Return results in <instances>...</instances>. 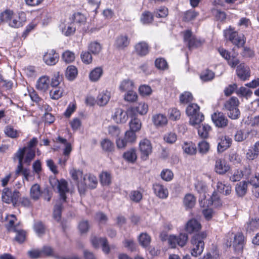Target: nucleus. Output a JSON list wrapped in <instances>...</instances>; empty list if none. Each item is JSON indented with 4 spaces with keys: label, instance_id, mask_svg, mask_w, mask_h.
<instances>
[{
    "label": "nucleus",
    "instance_id": "6ab92c4d",
    "mask_svg": "<svg viewBox=\"0 0 259 259\" xmlns=\"http://www.w3.org/2000/svg\"><path fill=\"white\" fill-rule=\"evenodd\" d=\"M150 47L145 41H141L135 44L134 52L137 55L140 57H144L147 55L150 52Z\"/></svg>",
    "mask_w": 259,
    "mask_h": 259
},
{
    "label": "nucleus",
    "instance_id": "c9c22d12",
    "mask_svg": "<svg viewBox=\"0 0 259 259\" xmlns=\"http://www.w3.org/2000/svg\"><path fill=\"white\" fill-rule=\"evenodd\" d=\"M50 85L51 87H64L63 75L59 72L54 73L50 80Z\"/></svg>",
    "mask_w": 259,
    "mask_h": 259
},
{
    "label": "nucleus",
    "instance_id": "f704fd0d",
    "mask_svg": "<svg viewBox=\"0 0 259 259\" xmlns=\"http://www.w3.org/2000/svg\"><path fill=\"white\" fill-rule=\"evenodd\" d=\"M103 74V69L102 67H97L94 68L89 73V79L92 82L98 81Z\"/></svg>",
    "mask_w": 259,
    "mask_h": 259
},
{
    "label": "nucleus",
    "instance_id": "a878e982",
    "mask_svg": "<svg viewBox=\"0 0 259 259\" xmlns=\"http://www.w3.org/2000/svg\"><path fill=\"white\" fill-rule=\"evenodd\" d=\"M130 44V39L126 35H120L115 40L114 47L118 50H124Z\"/></svg>",
    "mask_w": 259,
    "mask_h": 259
},
{
    "label": "nucleus",
    "instance_id": "69168bd1",
    "mask_svg": "<svg viewBox=\"0 0 259 259\" xmlns=\"http://www.w3.org/2000/svg\"><path fill=\"white\" fill-rule=\"evenodd\" d=\"M155 67L161 70H165L168 69V65L166 60L163 58H158L155 60Z\"/></svg>",
    "mask_w": 259,
    "mask_h": 259
},
{
    "label": "nucleus",
    "instance_id": "774afa93",
    "mask_svg": "<svg viewBox=\"0 0 259 259\" xmlns=\"http://www.w3.org/2000/svg\"><path fill=\"white\" fill-rule=\"evenodd\" d=\"M110 99V96L106 93L99 94L97 97V103L99 106H104L107 104Z\"/></svg>",
    "mask_w": 259,
    "mask_h": 259
},
{
    "label": "nucleus",
    "instance_id": "4be33fe9",
    "mask_svg": "<svg viewBox=\"0 0 259 259\" xmlns=\"http://www.w3.org/2000/svg\"><path fill=\"white\" fill-rule=\"evenodd\" d=\"M154 194L160 199H166L168 196V191L166 187L160 183H154L152 185Z\"/></svg>",
    "mask_w": 259,
    "mask_h": 259
},
{
    "label": "nucleus",
    "instance_id": "473e14b6",
    "mask_svg": "<svg viewBox=\"0 0 259 259\" xmlns=\"http://www.w3.org/2000/svg\"><path fill=\"white\" fill-rule=\"evenodd\" d=\"M211 127L207 124H202L197 128L199 137L202 139H206L209 137V134L211 131Z\"/></svg>",
    "mask_w": 259,
    "mask_h": 259
},
{
    "label": "nucleus",
    "instance_id": "052dcab7",
    "mask_svg": "<svg viewBox=\"0 0 259 259\" xmlns=\"http://www.w3.org/2000/svg\"><path fill=\"white\" fill-rule=\"evenodd\" d=\"M161 179L165 181H171L174 178V173L170 169L168 168H164L162 170L160 174Z\"/></svg>",
    "mask_w": 259,
    "mask_h": 259
},
{
    "label": "nucleus",
    "instance_id": "4c0bfd02",
    "mask_svg": "<svg viewBox=\"0 0 259 259\" xmlns=\"http://www.w3.org/2000/svg\"><path fill=\"white\" fill-rule=\"evenodd\" d=\"M184 152L188 155H193L197 152L195 144L192 142H185L182 146Z\"/></svg>",
    "mask_w": 259,
    "mask_h": 259
},
{
    "label": "nucleus",
    "instance_id": "412c9836",
    "mask_svg": "<svg viewBox=\"0 0 259 259\" xmlns=\"http://www.w3.org/2000/svg\"><path fill=\"white\" fill-rule=\"evenodd\" d=\"M231 167L225 159H217L215 162L214 171L219 175H225L228 172Z\"/></svg>",
    "mask_w": 259,
    "mask_h": 259
},
{
    "label": "nucleus",
    "instance_id": "393cba45",
    "mask_svg": "<svg viewBox=\"0 0 259 259\" xmlns=\"http://www.w3.org/2000/svg\"><path fill=\"white\" fill-rule=\"evenodd\" d=\"M200 223L195 219L189 220L185 226V231L189 234L199 232L201 229Z\"/></svg>",
    "mask_w": 259,
    "mask_h": 259
},
{
    "label": "nucleus",
    "instance_id": "c756f323",
    "mask_svg": "<svg viewBox=\"0 0 259 259\" xmlns=\"http://www.w3.org/2000/svg\"><path fill=\"white\" fill-rule=\"evenodd\" d=\"M122 157L126 161L134 163L137 159L136 149L135 148H130L123 153Z\"/></svg>",
    "mask_w": 259,
    "mask_h": 259
},
{
    "label": "nucleus",
    "instance_id": "5fc2aeb1",
    "mask_svg": "<svg viewBox=\"0 0 259 259\" xmlns=\"http://www.w3.org/2000/svg\"><path fill=\"white\" fill-rule=\"evenodd\" d=\"M140 20L144 24H149L153 21L154 16L150 11H145L142 14Z\"/></svg>",
    "mask_w": 259,
    "mask_h": 259
},
{
    "label": "nucleus",
    "instance_id": "72a5a7b5",
    "mask_svg": "<svg viewBox=\"0 0 259 259\" xmlns=\"http://www.w3.org/2000/svg\"><path fill=\"white\" fill-rule=\"evenodd\" d=\"M52 89L50 91V98L55 100L61 98L64 92V87H51Z\"/></svg>",
    "mask_w": 259,
    "mask_h": 259
},
{
    "label": "nucleus",
    "instance_id": "c03bdc74",
    "mask_svg": "<svg viewBox=\"0 0 259 259\" xmlns=\"http://www.w3.org/2000/svg\"><path fill=\"white\" fill-rule=\"evenodd\" d=\"M194 100L192 93L190 92L185 91L182 93L179 97L180 104L186 105L191 103Z\"/></svg>",
    "mask_w": 259,
    "mask_h": 259
},
{
    "label": "nucleus",
    "instance_id": "37998d69",
    "mask_svg": "<svg viewBox=\"0 0 259 259\" xmlns=\"http://www.w3.org/2000/svg\"><path fill=\"white\" fill-rule=\"evenodd\" d=\"M196 197L192 194H187L184 198L183 203L187 208H193L196 203Z\"/></svg>",
    "mask_w": 259,
    "mask_h": 259
},
{
    "label": "nucleus",
    "instance_id": "8fccbe9b",
    "mask_svg": "<svg viewBox=\"0 0 259 259\" xmlns=\"http://www.w3.org/2000/svg\"><path fill=\"white\" fill-rule=\"evenodd\" d=\"M14 13L13 10L6 9L0 14V21L9 24Z\"/></svg>",
    "mask_w": 259,
    "mask_h": 259
},
{
    "label": "nucleus",
    "instance_id": "f3484780",
    "mask_svg": "<svg viewBox=\"0 0 259 259\" xmlns=\"http://www.w3.org/2000/svg\"><path fill=\"white\" fill-rule=\"evenodd\" d=\"M135 110L134 109H128V113L131 118L129 122L130 130L127 131H132L134 134L139 131L142 126V123L140 119L137 118V116L135 115Z\"/></svg>",
    "mask_w": 259,
    "mask_h": 259
},
{
    "label": "nucleus",
    "instance_id": "a211bd4d",
    "mask_svg": "<svg viewBox=\"0 0 259 259\" xmlns=\"http://www.w3.org/2000/svg\"><path fill=\"white\" fill-rule=\"evenodd\" d=\"M211 119L215 125L218 127L224 128L228 124V118L222 112H214L211 115Z\"/></svg>",
    "mask_w": 259,
    "mask_h": 259
},
{
    "label": "nucleus",
    "instance_id": "f03ea898",
    "mask_svg": "<svg viewBox=\"0 0 259 259\" xmlns=\"http://www.w3.org/2000/svg\"><path fill=\"white\" fill-rule=\"evenodd\" d=\"M97 177L92 174L84 175L80 182H78L77 187L80 195H84L88 189L93 190L98 185Z\"/></svg>",
    "mask_w": 259,
    "mask_h": 259
},
{
    "label": "nucleus",
    "instance_id": "423d86ee",
    "mask_svg": "<svg viewBox=\"0 0 259 259\" xmlns=\"http://www.w3.org/2000/svg\"><path fill=\"white\" fill-rule=\"evenodd\" d=\"M239 101L237 97H232L224 103V107L228 117L232 119H237L240 116L238 109Z\"/></svg>",
    "mask_w": 259,
    "mask_h": 259
},
{
    "label": "nucleus",
    "instance_id": "5701e85b",
    "mask_svg": "<svg viewBox=\"0 0 259 259\" xmlns=\"http://www.w3.org/2000/svg\"><path fill=\"white\" fill-rule=\"evenodd\" d=\"M130 115L128 113V109L124 111L121 108L116 109L114 114L112 116V119L117 123H124L126 122Z\"/></svg>",
    "mask_w": 259,
    "mask_h": 259
},
{
    "label": "nucleus",
    "instance_id": "7ed1b4c3",
    "mask_svg": "<svg viewBox=\"0 0 259 259\" xmlns=\"http://www.w3.org/2000/svg\"><path fill=\"white\" fill-rule=\"evenodd\" d=\"M223 35L226 40L229 41L238 48L244 46L246 42V37L244 35L239 34L238 32L235 30V28L231 26H229L223 30Z\"/></svg>",
    "mask_w": 259,
    "mask_h": 259
},
{
    "label": "nucleus",
    "instance_id": "49530a36",
    "mask_svg": "<svg viewBox=\"0 0 259 259\" xmlns=\"http://www.w3.org/2000/svg\"><path fill=\"white\" fill-rule=\"evenodd\" d=\"M128 109H134L135 115L137 116L138 113L141 115L146 114L148 110V106L147 104L143 102L139 103L136 107H131Z\"/></svg>",
    "mask_w": 259,
    "mask_h": 259
},
{
    "label": "nucleus",
    "instance_id": "20e7f679",
    "mask_svg": "<svg viewBox=\"0 0 259 259\" xmlns=\"http://www.w3.org/2000/svg\"><path fill=\"white\" fill-rule=\"evenodd\" d=\"M206 231H202L194 234L191 239L192 249L191 255L197 257L200 255L203 251L204 248V240L207 237Z\"/></svg>",
    "mask_w": 259,
    "mask_h": 259
},
{
    "label": "nucleus",
    "instance_id": "7c9ffc66",
    "mask_svg": "<svg viewBox=\"0 0 259 259\" xmlns=\"http://www.w3.org/2000/svg\"><path fill=\"white\" fill-rule=\"evenodd\" d=\"M248 182L242 181L237 183L235 186V192L239 197L244 196L247 192Z\"/></svg>",
    "mask_w": 259,
    "mask_h": 259
},
{
    "label": "nucleus",
    "instance_id": "603ef678",
    "mask_svg": "<svg viewBox=\"0 0 259 259\" xmlns=\"http://www.w3.org/2000/svg\"><path fill=\"white\" fill-rule=\"evenodd\" d=\"M140 244L144 248L148 247L151 241V237L147 233H142L138 237Z\"/></svg>",
    "mask_w": 259,
    "mask_h": 259
},
{
    "label": "nucleus",
    "instance_id": "79ce46f5",
    "mask_svg": "<svg viewBox=\"0 0 259 259\" xmlns=\"http://www.w3.org/2000/svg\"><path fill=\"white\" fill-rule=\"evenodd\" d=\"M4 133L7 137L16 139L19 137L20 132L15 129L12 125H8L5 127Z\"/></svg>",
    "mask_w": 259,
    "mask_h": 259
},
{
    "label": "nucleus",
    "instance_id": "bb28decb",
    "mask_svg": "<svg viewBox=\"0 0 259 259\" xmlns=\"http://www.w3.org/2000/svg\"><path fill=\"white\" fill-rule=\"evenodd\" d=\"M17 159L18 160V164L15 170V177L14 179H15L20 173H22L24 179L26 181H28L30 176V171L28 169L23 167V163H24V159L16 158V160Z\"/></svg>",
    "mask_w": 259,
    "mask_h": 259
},
{
    "label": "nucleus",
    "instance_id": "c85d7f7f",
    "mask_svg": "<svg viewBox=\"0 0 259 259\" xmlns=\"http://www.w3.org/2000/svg\"><path fill=\"white\" fill-rule=\"evenodd\" d=\"M152 122L156 127H163L167 124V117L162 114H156L152 116Z\"/></svg>",
    "mask_w": 259,
    "mask_h": 259
},
{
    "label": "nucleus",
    "instance_id": "09e8293b",
    "mask_svg": "<svg viewBox=\"0 0 259 259\" xmlns=\"http://www.w3.org/2000/svg\"><path fill=\"white\" fill-rule=\"evenodd\" d=\"M78 74L77 68L73 65H69L66 68L65 76L69 80H74Z\"/></svg>",
    "mask_w": 259,
    "mask_h": 259
},
{
    "label": "nucleus",
    "instance_id": "f257e3e1",
    "mask_svg": "<svg viewBox=\"0 0 259 259\" xmlns=\"http://www.w3.org/2000/svg\"><path fill=\"white\" fill-rule=\"evenodd\" d=\"M38 144L37 138L33 137L27 143L26 146L20 148L14 154L13 159H24V163L29 165L35 156L36 147Z\"/></svg>",
    "mask_w": 259,
    "mask_h": 259
},
{
    "label": "nucleus",
    "instance_id": "6e6d98bb",
    "mask_svg": "<svg viewBox=\"0 0 259 259\" xmlns=\"http://www.w3.org/2000/svg\"><path fill=\"white\" fill-rule=\"evenodd\" d=\"M101 184L103 186H107L111 183V176L110 173L107 171H102L99 176Z\"/></svg>",
    "mask_w": 259,
    "mask_h": 259
},
{
    "label": "nucleus",
    "instance_id": "ddd939ff",
    "mask_svg": "<svg viewBox=\"0 0 259 259\" xmlns=\"http://www.w3.org/2000/svg\"><path fill=\"white\" fill-rule=\"evenodd\" d=\"M152 145L149 140L145 138L140 141L139 149L142 160L146 161L148 159L149 155L152 152Z\"/></svg>",
    "mask_w": 259,
    "mask_h": 259
},
{
    "label": "nucleus",
    "instance_id": "bf43d9fd",
    "mask_svg": "<svg viewBox=\"0 0 259 259\" xmlns=\"http://www.w3.org/2000/svg\"><path fill=\"white\" fill-rule=\"evenodd\" d=\"M214 76V73L212 70L206 69L201 72L200 78L202 81L206 82L213 79Z\"/></svg>",
    "mask_w": 259,
    "mask_h": 259
},
{
    "label": "nucleus",
    "instance_id": "e433bc0d",
    "mask_svg": "<svg viewBox=\"0 0 259 259\" xmlns=\"http://www.w3.org/2000/svg\"><path fill=\"white\" fill-rule=\"evenodd\" d=\"M199 12L194 10H188L184 12L182 20L185 22L194 21L199 16Z\"/></svg>",
    "mask_w": 259,
    "mask_h": 259
},
{
    "label": "nucleus",
    "instance_id": "e2e57ef3",
    "mask_svg": "<svg viewBox=\"0 0 259 259\" xmlns=\"http://www.w3.org/2000/svg\"><path fill=\"white\" fill-rule=\"evenodd\" d=\"M129 197L132 201L139 203L143 199V194L138 190H133L131 191Z\"/></svg>",
    "mask_w": 259,
    "mask_h": 259
},
{
    "label": "nucleus",
    "instance_id": "4468645a",
    "mask_svg": "<svg viewBox=\"0 0 259 259\" xmlns=\"http://www.w3.org/2000/svg\"><path fill=\"white\" fill-rule=\"evenodd\" d=\"M137 136L132 131H126L123 138H118L116 140V144L118 149L125 148L128 143H133L136 140Z\"/></svg>",
    "mask_w": 259,
    "mask_h": 259
},
{
    "label": "nucleus",
    "instance_id": "3c124183",
    "mask_svg": "<svg viewBox=\"0 0 259 259\" xmlns=\"http://www.w3.org/2000/svg\"><path fill=\"white\" fill-rule=\"evenodd\" d=\"M259 228V216L255 218H251L246 223V230L247 231H254Z\"/></svg>",
    "mask_w": 259,
    "mask_h": 259
},
{
    "label": "nucleus",
    "instance_id": "b1692460",
    "mask_svg": "<svg viewBox=\"0 0 259 259\" xmlns=\"http://www.w3.org/2000/svg\"><path fill=\"white\" fill-rule=\"evenodd\" d=\"M50 85V77L47 75L40 76L37 80L35 87L40 92H46Z\"/></svg>",
    "mask_w": 259,
    "mask_h": 259
},
{
    "label": "nucleus",
    "instance_id": "9b49d317",
    "mask_svg": "<svg viewBox=\"0 0 259 259\" xmlns=\"http://www.w3.org/2000/svg\"><path fill=\"white\" fill-rule=\"evenodd\" d=\"M218 51L222 57L227 61L228 64L231 68H235L239 63L240 61L237 58V54H232L231 55L230 52L223 47L219 48Z\"/></svg>",
    "mask_w": 259,
    "mask_h": 259
},
{
    "label": "nucleus",
    "instance_id": "a19ab883",
    "mask_svg": "<svg viewBox=\"0 0 259 259\" xmlns=\"http://www.w3.org/2000/svg\"><path fill=\"white\" fill-rule=\"evenodd\" d=\"M16 233L15 237L13 239L14 241L19 244H22L25 242L26 239L27 232L26 231L20 229H14V231Z\"/></svg>",
    "mask_w": 259,
    "mask_h": 259
},
{
    "label": "nucleus",
    "instance_id": "6e6552de",
    "mask_svg": "<svg viewBox=\"0 0 259 259\" xmlns=\"http://www.w3.org/2000/svg\"><path fill=\"white\" fill-rule=\"evenodd\" d=\"M50 183L53 188H57L60 199L62 200L63 202H66L67 199L66 194L69 191L67 181L64 179L58 180L56 177H54L50 179Z\"/></svg>",
    "mask_w": 259,
    "mask_h": 259
},
{
    "label": "nucleus",
    "instance_id": "de8ad7c7",
    "mask_svg": "<svg viewBox=\"0 0 259 259\" xmlns=\"http://www.w3.org/2000/svg\"><path fill=\"white\" fill-rule=\"evenodd\" d=\"M134 88V83L133 80L129 79L123 80L119 85V90L121 92H128L132 91Z\"/></svg>",
    "mask_w": 259,
    "mask_h": 259
},
{
    "label": "nucleus",
    "instance_id": "0e129e2a",
    "mask_svg": "<svg viewBox=\"0 0 259 259\" xmlns=\"http://www.w3.org/2000/svg\"><path fill=\"white\" fill-rule=\"evenodd\" d=\"M249 132L244 130H237L234 136V140L237 142H242L248 137Z\"/></svg>",
    "mask_w": 259,
    "mask_h": 259
},
{
    "label": "nucleus",
    "instance_id": "9d476101",
    "mask_svg": "<svg viewBox=\"0 0 259 259\" xmlns=\"http://www.w3.org/2000/svg\"><path fill=\"white\" fill-rule=\"evenodd\" d=\"M20 197V193L17 190L12 191L11 188L6 187L2 191V201L8 204L12 203L14 207L18 204V199Z\"/></svg>",
    "mask_w": 259,
    "mask_h": 259
},
{
    "label": "nucleus",
    "instance_id": "0eeeda50",
    "mask_svg": "<svg viewBox=\"0 0 259 259\" xmlns=\"http://www.w3.org/2000/svg\"><path fill=\"white\" fill-rule=\"evenodd\" d=\"M226 245L228 247L232 246L234 251L237 254H242L243 253L244 246L245 245V238L242 232H237L233 237V240L232 238L227 239Z\"/></svg>",
    "mask_w": 259,
    "mask_h": 259
},
{
    "label": "nucleus",
    "instance_id": "58836bf2",
    "mask_svg": "<svg viewBox=\"0 0 259 259\" xmlns=\"http://www.w3.org/2000/svg\"><path fill=\"white\" fill-rule=\"evenodd\" d=\"M167 116L170 120L177 121L180 119L181 113L180 110L176 107H171L168 109Z\"/></svg>",
    "mask_w": 259,
    "mask_h": 259
},
{
    "label": "nucleus",
    "instance_id": "2f4dec72",
    "mask_svg": "<svg viewBox=\"0 0 259 259\" xmlns=\"http://www.w3.org/2000/svg\"><path fill=\"white\" fill-rule=\"evenodd\" d=\"M102 150L106 153H112L115 150L114 143L108 138H104L100 142Z\"/></svg>",
    "mask_w": 259,
    "mask_h": 259
},
{
    "label": "nucleus",
    "instance_id": "1a4fd4ad",
    "mask_svg": "<svg viewBox=\"0 0 259 259\" xmlns=\"http://www.w3.org/2000/svg\"><path fill=\"white\" fill-rule=\"evenodd\" d=\"M183 39L190 51L201 47L205 42L204 39L198 38L195 35H193L192 31L190 29L183 32Z\"/></svg>",
    "mask_w": 259,
    "mask_h": 259
},
{
    "label": "nucleus",
    "instance_id": "39448f33",
    "mask_svg": "<svg viewBox=\"0 0 259 259\" xmlns=\"http://www.w3.org/2000/svg\"><path fill=\"white\" fill-rule=\"evenodd\" d=\"M186 113L189 117V123L195 126L199 124L204 119V115L200 112V107L196 103L189 104L186 109Z\"/></svg>",
    "mask_w": 259,
    "mask_h": 259
},
{
    "label": "nucleus",
    "instance_id": "680f3d73",
    "mask_svg": "<svg viewBox=\"0 0 259 259\" xmlns=\"http://www.w3.org/2000/svg\"><path fill=\"white\" fill-rule=\"evenodd\" d=\"M102 49L101 45L97 41L91 42L88 46L89 51L94 55L99 54Z\"/></svg>",
    "mask_w": 259,
    "mask_h": 259
},
{
    "label": "nucleus",
    "instance_id": "cd10ccee",
    "mask_svg": "<svg viewBox=\"0 0 259 259\" xmlns=\"http://www.w3.org/2000/svg\"><path fill=\"white\" fill-rule=\"evenodd\" d=\"M232 140L229 136H222L220 139L218 144V151L219 152H223L229 148L232 144Z\"/></svg>",
    "mask_w": 259,
    "mask_h": 259
},
{
    "label": "nucleus",
    "instance_id": "864d4df0",
    "mask_svg": "<svg viewBox=\"0 0 259 259\" xmlns=\"http://www.w3.org/2000/svg\"><path fill=\"white\" fill-rule=\"evenodd\" d=\"M27 91L31 100L36 104L39 105L42 100L39 96L36 91L31 87H27Z\"/></svg>",
    "mask_w": 259,
    "mask_h": 259
},
{
    "label": "nucleus",
    "instance_id": "2eb2a0df",
    "mask_svg": "<svg viewBox=\"0 0 259 259\" xmlns=\"http://www.w3.org/2000/svg\"><path fill=\"white\" fill-rule=\"evenodd\" d=\"M27 21V17L25 12L21 11L17 14H14L11 21L9 23V26L13 28L22 27Z\"/></svg>",
    "mask_w": 259,
    "mask_h": 259
},
{
    "label": "nucleus",
    "instance_id": "13d9d810",
    "mask_svg": "<svg viewBox=\"0 0 259 259\" xmlns=\"http://www.w3.org/2000/svg\"><path fill=\"white\" fill-rule=\"evenodd\" d=\"M217 187L221 193L226 195H230L232 192V187L230 184H225L222 182H218Z\"/></svg>",
    "mask_w": 259,
    "mask_h": 259
},
{
    "label": "nucleus",
    "instance_id": "ea45409f",
    "mask_svg": "<svg viewBox=\"0 0 259 259\" xmlns=\"http://www.w3.org/2000/svg\"><path fill=\"white\" fill-rule=\"evenodd\" d=\"M41 195L40 187L38 184H35L32 186L30 190V196L34 201L38 200Z\"/></svg>",
    "mask_w": 259,
    "mask_h": 259
},
{
    "label": "nucleus",
    "instance_id": "338daca9",
    "mask_svg": "<svg viewBox=\"0 0 259 259\" xmlns=\"http://www.w3.org/2000/svg\"><path fill=\"white\" fill-rule=\"evenodd\" d=\"M63 204L59 203L55 205L53 211V218L57 222H59L61 219Z\"/></svg>",
    "mask_w": 259,
    "mask_h": 259
},
{
    "label": "nucleus",
    "instance_id": "4d7b16f0",
    "mask_svg": "<svg viewBox=\"0 0 259 259\" xmlns=\"http://www.w3.org/2000/svg\"><path fill=\"white\" fill-rule=\"evenodd\" d=\"M57 142L63 144L65 145V147L63 150V154L65 156H68L72 151L71 145L68 142L66 139L59 136L57 139Z\"/></svg>",
    "mask_w": 259,
    "mask_h": 259
},
{
    "label": "nucleus",
    "instance_id": "a18cd8bd",
    "mask_svg": "<svg viewBox=\"0 0 259 259\" xmlns=\"http://www.w3.org/2000/svg\"><path fill=\"white\" fill-rule=\"evenodd\" d=\"M37 25V23L35 21H32L29 23L22 33L21 38L23 39H25L29 34L36 28Z\"/></svg>",
    "mask_w": 259,
    "mask_h": 259
},
{
    "label": "nucleus",
    "instance_id": "aec40b11",
    "mask_svg": "<svg viewBox=\"0 0 259 259\" xmlns=\"http://www.w3.org/2000/svg\"><path fill=\"white\" fill-rule=\"evenodd\" d=\"M59 55L55 50H48L43 56V60L48 65H54L59 61Z\"/></svg>",
    "mask_w": 259,
    "mask_h": 259
},
{
    "label": "nucleus",
    "instance_id": "f8f14e48",
    "mask_svg": "<svg viewBox=\"0 0 259 259\" xmlns=\"http://www.w3.org/2000/svg\"><path fill=\"white\" fill-rule=\"evenodd\" d=\"M188 240V235L185 233H180L178 236L170 235L168 239V243L172 248H175L177 245L183 247L186 245Z\"/></svg>",
    "mask_w": 259,
    "mask_h": 259
},
{
    "label": "nucleus",
    "instance_id": "dca6fc26",
    "mask_svg": "<svg viewBox=\"0 0 259 259\" xmlns=\"http://www.w3.org/2000/svg\"><path fill=\"white\" fill-rule=\"evenodd\" d=\"M236 67V74L240 80L244 81L249 79L251 71L247 65L244 62H242L239 63Z\"/></svg>",
    "mask_w": 259,
    "mask_h": 259
}]
</instances>
